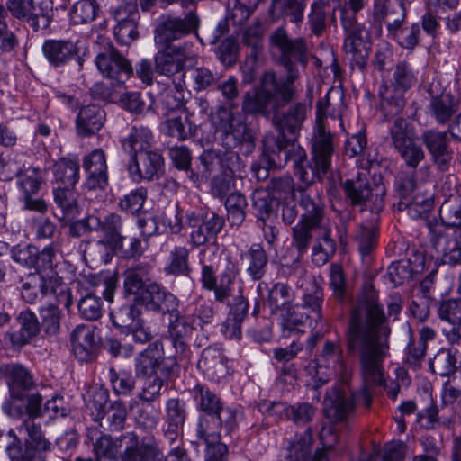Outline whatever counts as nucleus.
<instances>
[{
    "label": "nucleus",
    "mask_w": 461,
    "mask_h": 461,
    "mask_svg": "<svg viewBox=\"0 0 461 461\" xmlns=\"http://www.w3.org/2000/svg\"><path fill=\"white\" fill-rule=\"evenodd\" d=\"M108 379L113 393L118 396H128L135 389L136 380L130 370L110 367L108 370Z\"/></svg>",
    "instance_id": "obj_53"
},
{
    "label": "nucleus",
    "mask_w": 461,
    "mask_h": 461,
    "mask_svg": "<svg viewBox=\"0 0 461 461\" xmlns=\"http://www.w3.org/2000/svg\"><path fill=\"white\" fill-rule=\"evenodd\" d=\"M428 230L426 253L430 258H440L445 264H461V236L453 227L437 220L427 221Z\"/></svg>",
    "instance_id": "obj_10"
},
{
    "label": "nucleus",
    "mask_w": 461,
    "mask_h": 461,
    "mask_svg": "<svg viewBox=\"0 0 461 461\" xmlns=\"http://www.w3.org/2000/svg\"><path fill=\"white\" fill-rule=\"evenodd\" d=\"M194 320L190 321L181 312L169 316L167 338L170 339L176 354H183L187 348V339L191 336Z\"/></svg>",
    "instance_id": "obj_36"
},
{
    "label": "nucleus",
    "mask_w": 461,
    "mask_h": 461,
    "mask_svg": "<svg viewBox=\"0 0 461 461\" xmlns=\"http://www.w3.org/2000/svg\"><path fill=\"white\" fill-rule=\"evenodd\" d=\"M53 202L59 212L56 216L62 221L69 222L80 214L78 194L75 187L61 186L52 190Z\"/></svg>",
    "instance_id": "obj_34"
},
{
    "label": "nucleus",
    "mask_w": 461,
    "mask_h": 461,
    "mask_svg": "<svg viewBox=\"0 0 461 461\" xmlns=\"http://www.w3.org/2000/svg\"><path fill=\"white\" fill-rule=\"evenodd\" d=\"M247 200L245 196L234 192L227 196L225 201V208L228 213V221L231 226L239 227L245 221Z\"/></svg>",
    "instance_id": "obj_57"
},
{
    "label": "nucleus",
    "mask_w": 461,
    "mask_h": 461,
    "mask_svg": "<svg viewBox=\"0 0 461 461\" xmlns=\"http://www.w3.org/2000/svg\"><path fill=\"white\" fill-rule=\"evenodd\" d=\"M456 358L451 349L442 348L438 351L429 362L430 369L440 376L455 374L456 371Z\"/></svg>",
    "instance_id": "obj_60"
},
{
    "label": "nucleus",
    "mask_w": 461,
    "mask_h": 461,
    "mask_svg": "<svg viewBox=\"0 0 461 461\" xmlns=\"http://www.w3.org/2000/svg\"><path fill=\"white\" fill-rule=\"evenodd\" d=\"M0 378L3 379L9 391V396L2 404L3 412L10 418H23L27 415V420L22 428L37 429L32 417L41 414L42 394L38 391V384L32 373L23 366L17 363L0 365Z\"/></svg>",
    "instance_id": "obj_4"
},
{
    "label": "nucleus",
    "mask_w": 461,
    "mask_h": 461,
    "mask_svg": "<svg viewBox=\"0 0 461 461\" xmlns=\"http://www.w3.org/2000/svg\"><path fill=\"white\" fill-rule=\"evenodd\" d=\"M162 131L178 140H185L192 136V124L185 114L174 115L162 122Z\"/></svg>",
    "instance_id": "obj_55"
},
{
    "label": "nucleus",
    "mask_w": 461,
    "mask_h": 461,
    "mask_svg": "<svg viewBox=\"0 0 461 461\" xmlns=\"http://www.w3.org/2000/svg\"><path fill=\"white\" fill-rule=\"evenodd\" d=\"M390 136L394 149L405 165L410 168H417L424 160L425 152L416 142L411 123L402 117H395L390 129Z\"/></svg>",
    "instance_id": "obj_13"
},
{
    "label": "nucleus",
    "mask_w": 461,
    "mask_h": 461,
    "mask_svg": "<svg viewBox=\"0 0 461 461\" xmlns=\"http://www.w3.org/2000/svg\"><path fill=\"white\" fill-rule=\"evenodd\" d=\"M53 13L49 0L34 2L30 10L26 23L33 32L46 30L52 22Z\"/></svg>",
    "instance_id": "obj_51"
},
{
    "label": "nucleus",
    "mask_w": 461,
    "mask_h": 461,
    "mask_svg": "<svg viewBox=\"0 0 461 461\" xmlns=\"http://www.w3.org/2000/svg\"><path fill=\"white\" fill-rule=\"evenodd\" d=\"M241 258L246 262V272L253 281H259L265 276L268 257L261 244H252Z\"/></svg>",
    "instance_id": "obj_42"
},
{
    "label": "nucleus",
    "mask_w": 461,
    "mask_h": 461,
    "mask_svg": "<svg viewBox=\"0 0 461 461\" xmlns=\"http://www.w3.org/2000/svg\"><path fill=\"white\" fill-rule=\"evenodd\" d=\"M43 183V174L39 167H27L18 176L15 185L23 210L42 214L48 211L46 201L39 195Z\"/></svg>",
    "instance_id": "obj_14"
},
{
    "label": "nucleus",
    "mask_w": 461,
    "mask_h": 461,
    "mask_svg": "<svg viewBox=\"0 0 461 461\" xmlns=\"http://www.w3.org/2000/svg\"><path fill=\"white\" fill-rule=\"evenodd\" d=\"M384 319V311L374 293L359 297L352 309L347 332V348L348 352L359 351L365 384L359 392H352L342 386L333 387L326 393L325 412L336 421H348L354 415L357 402L369 408L372 404L369 384L383 382L379 362L384 354V342L379 332Z\"/></svg>",
    "instance_id": "obj_1"
},
{
    "label": "nucleus",
    "mask_w": 461,
    "mask_h": 461,
    "mask_svg": "<svg viewBox=\"0 0 461 461\" xmlns=\"http://www.w3.org/2000/svg\"><path fill=\"white\" fill-rule=\"evenodd\" d=\"M105 112L97 104L82 106L76 119L77 132L80 137H90L104 126Z\"/></svg>",
    "instance_id": "obj_35"
},
{
    "label": "nucleus",
    "mask_w": 461,
    "mask_h": 461,
    "mask_svg": "<svg viewBox=\"0 0 461 461\" xmlns=\"http://www.w3.org/2000/svg\"><path fill=\"white\" fill-rule=\"evenodd\" d=\"M73 352L80 362L94 360L99 352L100 337L89 325H77L70 335Z\"/></svg>",
    "instance_id": "obj_25"
},
{
    "label": "nucleus",
    "mask_w": 461,
    "mask_h": 461,
    "mask_svg": "<svg viewBox=\"0 0 461 461\" xmlns=\"http://www.w3.org/2000/svg\"><path fill=\"white\" fill-rule=\"evenodd\" d=\"M459 109V100L450 93L432 95L428 110L438 124H446Z\"/></svg>",
    "instance_id": "obj_40"
},
{
    "label": "nucleus",
    "mask_w": 461,
    "mask_h": 461,
    "mask_svg": "<svg viewBox=\"0 0 461 461\" xmlns=\"http://www.w3.org/2000/svg\"><path fill=\"white\" fill-rule=\"evenodd\" d=\"M127 170L131 179L136 183L158 179L164 171V158L152 149L137 152L131 155Z\"/></svg>",
    "instance_id": "obj_19"
},
{
    "label": "nucleus",
    "mask_w": 461,
    "mask_h": 461,
    "mask_svg": "<svg viewBox=\"0 0 461 461\" xmlns=\"http://www.w3.org/2000/svg\"><path fill=\"white\" fill-rule=\"evenodd\" d=\"M239 267L234 261L229 260L223 270L219 274L212 291L218 303H225L233 295L234 285L239 276Z\"/></svg>",
    "instance_id": "obj_41"
},
{
    "label": "nucleus",
    "mask_w": 461,
    "mask_h": 461,
    "mask_svg": "<svg viewBox=\"0 0 461 461\" xmlns=\"http://www.w3.org/2000/svg\"><path fill=\"white\" fill-rule=\"evenodd\" d=\"M379 221V213L373 212L370 221L360 227L356 240L362 255L369 254L375 248Z\"/></svg>",
    "instance_id": "obj_52"
},
{
    "label": "nucleus",
    "mask_w": 461,
    "mask_h": 461,
    "mask_svg": "<svg viewBox=\"0 0 461 461\" xmlns=\"http://www.w3.org/2000/svg\"><path fill=\"white\" fill-rule=\"evenodd\" d=\"M95 64L104 77L118 84L124 83L133 73L130 61L113 45H108L97 54Z\"/></svg>",
    "instance_id": "obj_21"
},
{
    "label": "nucleus",
    "mask_w": 461,
    "mask_h": 461,
    "mask_svg": "<svg viewBox=\"0 0 461 461\" xmlns=\"http://www.w3.org/2000/svg\"><path fill=\"white\" fill-rule=\"evenodd\" d=\"M196 409L202 415H215L223 405L220 397L205 385L197 384L190 390Z\"/></svg>",
    "instance_id": "obj_46"
},
{
    "label": "nucleus",
    "mask_w": 461,
    "mask_h": 461,
    "mask_svg": "<svg viewBox=\"0 0 461 461\" xmlns=\"http://www.w3.org/2000/svg\"><path fill=\"white\" fill-rule=\"evenodd\" d=\"M310 110V104L298 102L282 116L274 114L273 123L278 130V134L275 139V149L277 151L278 160L284 157L285 150L289 149L291 144H294Z\"/></svg>",
    "instance_id": "obj_12"
},
{
    "label": "nucleus",
    "mask_w": 461,
    "mask_h": 461,
    "mask_svg": "<svg viewBox=\"0 0 461 461\" xmlns=\"http://www.w3.org/2000/svg\"><path fill=\"white\" fill-rule=\"evenodd\" d=\"M197 367L208 380L214 383H221L230 375L227 357L216 347L203 350Z\"/></svg>",
    "instance_id": "obj_29"
},
{
    "label": "nucleus",
    "mask_w": 461,
    "mask_h": 461,
    "mask_svg": "<svg viewBox=\"0 0 461 461\" xmlns=\"http://www.w3.org/2000/svg\"><path fill=\"white\" fill-rule=\"evenodd\" d=\"M18 322L20 330L11 334V340L14 345L23 346L40 332L41 324L35 313L29 310L20 312Z\"/></svg>",
    "instance_id": "obj_47"
},
{
    "label": "nucleus",
    "mask_w": 461,
    "mask_h": 461,
    "mask_svg": "<svg viewBox=\"0 0 461 461\" xmlns=\"http://www.w3.org/2000/svg\"><path fill=\"white\" fill-rule=\"evenodd\" d=\"M53 175L61 186L75 187L79 180V163L71 158H61L54 164Z\"/></svg>",
    "instance_id": "obj_50"
},
{
    "label": "nucleus",
    "mask_w": 461,
    "mask_h": 461,
    "mask_svg": "<svg viewBox=\"0 0 461 461\" xmlns=\"http://www.w3.org/2000/svg\"><path fill=\"white\" fill-rule=\"evenodd\" d=\"M162 342L156 340L135 357V374L139 377L156 375L162 360Z\"/></svg>",
    "instance_id": "obj_38"
},
{
    "label": "nucleus",
    "mask_w": 461,
    "mask_h": 461,
    "mask_svg": "<svg viewBox=\"0 0 461 461\" xmlns=\"http://www.w3.org/2000/svg\"><path fill=\"white\" fill-rule=\"evenodd\" d=\"M189 77L193 82V88L196 92L212 89L222 78V75L212 68L203 65L195 66L189 69Z\"/></svg>",
    "instance_id": "obj_49"
},
{
    "label": "nucleus",
    "mask_w": 461,
    "mask_h": 461,
    "mask_svg": "<svg viewBox=\"0 0 461 461\" xmlns=\"http://www.w3.org/2000/svg\"><path fill=\"white\" fill-rule=\"evenodd\" d=\"M294 200L300 207L298 221L292 227V246L301 258L309 249L315 234L330 230L326 225L325 206L318 195H311L305 189L299 188Z\"/></svg>",
    "instance_id": "obj_6"
},
{
    "label": "nucleus",
    "mask_w": 461,
    "mask_h": 461,
    "mask_svg": "<svg viewBox=\"0 0 461 461\" xmlns=\"http://www.w3.org/2000/svg\"><path fill=\"white\" fill-rule=\"evenodd\" d=\"M160 50L155 57V68L158 73L171 77L182 70L185 62L193 59L191 44L158 45Z\"/></svg>",
    "instance_id": "obj_22"
},
{
    "label": "nucleus",
    "mask_w": 461,
    "mask_h": 461,
    "mask_svg": "<svg viewBox=\"0 0 461 461\" xmlns=\"http://www.w3.org/2000/svg\"><path fill=\"white\" fill-rule=\"evenodd\" d=\"M213 138L224 152L239 151L249 155L255 148L254 137L247 124L236 121L233 113L225 107H219L212 119Z\"/></svg>",
    "instance_id": "obj_7"
},
{
    "label": "nucleus",
    "mask_w": 461,
    "mask_h": 461,
    "mask_svg": "<svg viewBox=\"0 0 461 461\" xmlns=\"http://www.w3.org/2000/svg\"><path fill=\"white\" fill-rule=\"evenodd\" d=\"M406 19V8L399 0H373L369 23L379 30L384 23L390 34L396 36Z\"/></svg>",
    "instance_id": "obj_18"
},
{
    "label": "nucleus",
    "mask_w": 461,
    "mask_h": 461,
    "mask_svg": "<svg viewBox=\"0 0 461 461\" xmlns=\"http://www.w3.org/2000/svg\"><path fill=\"white\" fill-rule=\"evenodd\" d=\"M343 189L352 205H364L369 202L372 213L383 211L385 194L384 185H375L372 187L366 176H358L356 179H348L343 184Z\"/></svg>",
    "instance_id": "obj_17"
},
{
    "label": "nucleus",
    "mask_w": 461,
    "mask_h": 461,
    "mask_svg": "<svg viewBox=\"0 0 461 461\" xmlns=\"http://www.w3.org/2000/svg\"><path fill=\"white\" fill-rule=\"evenodd\" d=\"M348 32V36L344 41V50L351 61L361 70L367 63L370 47L361 37L360 26L354 29H344Z\"/></svg>",
    "instance_id": "obj_39"
},
{
    "label": "nucleus",
    "mask_w": 461,
    "mask_h": 461,
    "mask_svg": "<svg viewBox=\"0 0 461 461\" xmlns=\"http://www.w3.org/2000/svg\"><path fill=\"white\" fill-rule=\"evenodd\" d=\"M95 221L98 225L95 232L102 234L101 239L90 243V241L82 240L80 249L84 247V251L93 258L105 259L111 254L115 253L116 249H122V240H125L127 236L123 234V220L114 212L104 215L103 218L95 215Z\"/></svg>",
    "instance_id": "obj_11"
},
{
    "label": "nucleus",
    "mask_w": 461,
    "mask_h": 461,
    "mask_svg": "<svg viewBox=\"0 0 461 461\" xmlns=\"http://www.w3.org/2000/svg\"><path fill=\"white\" fill-rule=\"evenodd\" d=\"M294 301V294L291 287L285 283L275 284L268 291L267 303L272 313L279 310H285L291 306Z\"/></svg>",
    "instance_id": "obj_54"
},
{
    "label": "nucleus",
    "mask_w": 461,
    "mask_h": 461,
    "mask_svg": "<svg viewBox=\"0 0 461 461\" xmlns=\"http://www.w3.org/2000/svg\"><path fill=\"white\" fill-rule=\"evenodd\" d=\"M315 371L313 387L315 389L325 384L331 375V370L339 375L347 373L343 358V350L339 340H326L319 354L316 355L312 366Z\"/></svg>",
    "instance_id": "obj_15"
},
{
    "label": "nucleus",
    "mask_w": 461,
    "mask_h": 461,
    "mask_svg": "<svg viewBox=\"0 0 461 461\" xmlns=\"http://www.w3.org/2000/svg\"><path fill=\"white\" fill-rule=\"evenodd\" d=\"M127 416L128 411L125 403L118 400L110 402L96 421L104 430L120 431L124 428Z\"/></svg>",
    "instance_id": "obj_45"
},
{
    "label": "nucleus",
    "mask_w": 461,
    "mask_h": 461,
    "mask_svg": "<svg viewBox=\"0 0 461 461\" xmlns=\"http://www.w3.org/2000/svg\"><path fill=\"white\" fill-rule=\"evenodd\" d=\"M185 224L193 229L189 237L192 248H198L216 239L225 226V219L212 211H192L185 215Z\"/></svg>",
    "instance_id": "obj_16"
},
{
    "label": "nucleus",
    "mask_w": 461,
    "mask_h": 461,
    "mask_svg": "<svg viewBox=\"0 0 461 461\" xmlns=\"http://www.w3.org/2000/svg\"><path fill=\"white\" fill-rule=\"evenodd\" d=\"M140 304L152 312L162 315L171 316L180 311V301L177 296L157 281L149 284L148 290L140 297Z\"/></svg>",
    "instance_id": "obj_23"
},
{
    "label": "nucleus",
    "mask_w": 461,
    "mask_h": 461,
    "mask_svg": "<svg viewBox=\"0 0 461 461\" xmlns=\"http://www.w3.org/2000/svg\"><path fill=\"white\" fill-rule=\"evenodd\" d=\"M153 267L149 263H139L128 267L123 272V290L125 294L133 295L136 303H140V297L149 284L155 283L152 278Z\"/></svg>",
    "instance_id": "obj_31"
},
{
    "label": "nucleus",
    "mask_w": 461,
    "mask_h": 461,
    "mask_svg": "<svg viewBox=\"0 0 461 461\" xmlns=\"http://www.w3.org/2000/svg\"><path fill=\"white\" fill-rule=\"evenodd\" d=\"M199 19L194 12L184 18L168 16L164 18L155 31L156 45H172L171 42L184 35L195 32Z\"/></svg>",
    "instance_id": "obj_20"
},
{
    "label": "nucleus",
    "mask_w": 461,
    "mask_h": 461,
    "mask_svg": "<svg viewBox=\"0 0 461 461\" xmlns=\"http://www.w3.org/2000/svg\"><path fill=\"white\" fill-rule=\"evenodd\" d=\"M21 295L31 304L44 298L53 300L66 309H69L73 303L71 290L58 273L30 274L22 284Z\"/></svg>",
    "instance_id": "obj_8"
},
{
    "label": "nucleus",
    "mask_w": 461,
    "mask_h": 461,
    "mask_svg": "<svg viewBox=\"0 0 461 461\" xmlns=\"http://www.w3.org/2000/svg\"><path fill=\"white\" fill-rule=\"evenodd\" d=\"M114 19L117 22L114 36L120 44L129 45L138 39L137 23L140 14L136 5H127L118 8L114 13Z\"/></svg>",
    "instance_id": "obj_32"
},
{
    "label": "nucleus",
    "mask_w": 461,
    "mask_h": 461,
    "mask_svg": "<svg viewBox=\"0 0 461 461\" xmlns=\"http://www.w3.org/2000/svg\"><path fill=\"white\" fill-rule=\"evenodd\" d=\"M82 167L87 176L85 185L89 190H104L108 185V167L104 151L95 149L84 156Z\"/></svg>",
    "instance_id": "obj_26"
},
{
    "label": "nucleus",
    "mask_w": 461,
    "mask_h": 461,
    "mask_svg": "<svg viewBox=\"0 0 461 461\" xmlns=\"http://www.w3.org/2000/svg\"><path fill=\"white\" fill-rule=\"evenodd\" d=\"M416 77L411 67L402 61L399 62L393 70V81L389 87L395 89V91L406 92L415 83Z\"/></svg>",
    "instance_id": "obj_64"
},
{
    "label": "nucleus",
    "mask_w": 461,
    "mask_h": 461,
    "mask_svg": "<svg viewBox=\"0 0 461 461\" xmlns=\"http://www.w3.org/2000/svg\"><path fill=\"white\" fill-rule=\"evenodd\" d=\"M41 50L48 62L55 68L65 66L78 57L77 46L70 40H46Z\"/></svg>",
    "instance_id": "obj_33"
},
{
    "label": "nucleus",
    "mask_w": 461,
    "mask_h": 461,
    "mask_svg": "<svg viewBox=\"0 0 461 461\" xmlns=\"http://www.w3.org/2000/svg\"><path fill=\"white\" fill-rule=\"evenodd\" d=\"M269 45L276 63L285 77H277L273 70L265 72L259 86L243 96L242 111L252 115L268 117L288 104L295 93L294 82L309 62V48L303 37L292 38L284 26L269 35Z\"/></svg>",
    "instance_id": "obj_2"
},
{
    "label": "nucleus",
    "mask_w": 461,
    "mask_h": 461,
    "mask_svg": "<svg viewBox=\"0 0 461 461\" xmlns=\"http://www.w3.org/2000/svg\"><path fill=\"white\" fill-rule=\"evenodd\" d=\"M311 315L302 311L299 305L289 306L281 312L280 325L285 336H289L294 332L303 333V327Z\"/></svg>",
    "instance_id": "obj_48"
},
{
    "label": "nucleus",
    "mask_w": 461,
    "mask_h": 461,
    "mask_svg": "<svg viewBox=\"0 0 461 461\" xmlns=\"http://www.w3.org/2000/svg\"><path fill=\"white\" fill-rule=\"evenodd\" d=\"M110 402H112L109 400V392L102 386L91 387L85 397L86 407L95 421Z\"/></svg>",
    "instance_id": "obj_56"
},
{
    "label": "nucleus",
    "mask_w": 461,
    "mask_h": 461,
    "mask_svg": "<svg viewBox=\"0 0 461 461\" xmlns=\"http://www.w3.org/2000/svg\"><path fill=\"white\" fill-rule=\"evenodd\" d=\"M261 411L270 416L292 420L296 425H306L311 422L316 414V408L309 402H297L287 405L281 402H265L261 405Z\"/></svg>",
    "instance_id": "obj_28"
},
{
    "label": "nucleus",
    "mask_w": 461,
    "mask_h": 461,
    "mask_svg": "<svg viewBox=\"0 0 461 461\" xmlns=\"http://www.w3.org/2000/svg\"><path fill=\"white\" fill-rule=\"evenodd\" d=\"M421 140L429 151L433 163L440 171H447L453 159L447 131L427 130L421 133Z\"/></svg>",
    "instance_id": "obj_24"
},
{
    "label": "nucleus",
    "mask_w": 461,
    "mask_h": 461,
    "mask_svg": "<svg viewBox=\"0 0 461 461\" xmlns=\"http://www.w3.org/2000/svg\"><path fill=\"white\" fill-rule=\"evenodd\" d=\"M319 451L324 454L323 450H316L314 455L312 456H311L312 434L307 431L299 440L291 445L289 454L287 456V461H312Z\"/></svg>",
    "instance_id": "obj_63"
},
{
    "label": "nucleus",
    "mask_w": 461,
    "mask_h": 461,
    "mask_svg": "<svg viewBox=\"0 0 461 461\" xmlns=\"http://www.w3.org/2000/svg\"><path fill=\"white\" fill-rule=\"evenodd\" d=\"M187 416V403L184 399L173 397L166 401L163 415L164 435L169 442L176 441L183 429Z\"/></svg>",
    "instance_id": "obj_30"
},
{
    "label": "nucleus",
    "mask_w": 461,
    "mask_h": 461,
    "mask_svg": "<svg viewBox=\"0 0 461 461\" xmlns=\"http://www.w3.org/2000/svg\"><path fill=\"white\" fill-rule=\"evenodd\" d=\"M190 249L185 245H176L168 252L163 268L167 276H189L192 268L189 263Z\"/></svg>",
    "instance_id": "obj_43"
},
{
    "label": "nucleus",
    "mask_w": 461,
    "mask_h": 461,
    "mask_svg": "<svg viewBox=\"0 0 461 461\" xmlns=\"http://www.w3.org/2000/svg\"><path fill=\"white\" fill-rule=\"evenodd\" d=\"M93 451L98 461H162L154 437L140 438L133 431L118 438L100 432L93 442Z\"/></svg>",
    "instance_id": "obj_5"
},
{
    "label": "nucleus",
    "mask_w": 461,
    "mask_h": 461,
    "mask_svg": "<svg viewBox=\"0 0 461 461\" xmlns=\"http://www.w3.org/2000/svg\"><path fill=\"white\" fill-rule=\"evenodd\" d=\"M58 305L51 300L48 305L40 308L41 327L45 333L50 336L58 334L60 329L61 312Z\"/></svg>",
    "instance_id": "obj_61"
},
{
    "label": "nucleus",
    "mask_w": 461,
    "mask_h": 461,
    "mask_svg": "<svg viewBox=\"0 0 461 461\" xmlns=\"http://www.w3.org/2000/svg\"><path fill=\"white\" fill-rule=\"evenodd\" d=\"M21 420L16 429L21 434H25L24 443L17 437L14 431L10 438L6 453L12 460L21 459L22 461H46L47 456L52 449V444L48 440L41 429V425H35L37 429L33 431L22 428L27 420V415L23 418H13Z\"/></svg>",
    "instance_id": "obj_9"
},
{
    "label": "nucleus",
    "mask_w": 461,
    "mask_h": 461,
    "mask_svg": "<svg viewBox=\"0 0 461 461\" xmlns=\"http://www.w3.org/2000/svg\"><path fill=\"white\" fill-rule=\"evenodd\" d=\"M344 107L343 94L339 89H330L323 101L318 103V121L311 138V159H307V154L303 148L291 144L289 149L285 150L284 157L274 167L281 168L288 160L293 162L294 174L306 186L316 180H321L329 172L331 166V158L335 152L333 135L326 129L321 117L330 115L332 119L337 117L339 125L342 126L340 109ZM274 160V158H270Z\"/></svg>",
    "instance_id": "obj_3"
},
{
    "label": "nucleus",
    "mask_w": 461,
    "mask_h": 461,
    "mask_svg": "<svg viewBox=\"0 0 461 461\" xmlns=\"http://www.w3.org/2000/svg\"><path fill=\"white\" fill-rule=\"evenodd\" d=\"M151 130L141 124L131 128L129 135L122 140V145L125 152L134 155L137 152L150 150L153 143Z\"/></svg>",
    "instance_id": "obj_44"
},
{
    "label": "nucleus",
    "mask_w": 461,
    "mask_h": 461,
    "mask_svg": "<svg viewBox=\"0 0 461 461\" xmlns=\"http://www.w3.org/2000/svg\"><path fill=\"white\" fill-rule=\"evenodd\" d=\"M142 315V310L133 303L122 305L117 310H113L110 313L113 324L118 328L129 329Z\"/></svg>",
    "instance_id": "obj_58"
},
{
    "label": "nucleus",
    "mask_w": 461,
    "mask_h": 461,
    "mask_svg": "<svg viewBox=\"0 0 461 461\" xmlns=\"http://www.w3.org/2000/svg\"><path fill=\"white\" fill-rule=\"evenodd\" d=\"M204 173L226 172L228 175L239 174L244 165L237 152H224L218 149L204 150L200 158Z\"/></svg>",
    "instance_id": "obj_27"
},
{
    "label": "nucleus",
    "mask_w": 461,
    "mask_h": 461,
    "mask_svg": "<svg viewBox=\"0 0 461 461\" xmlns=\"http://www.w3.org/2000/svg\"><path fill=\"white\" fill-rule=\"evenodd\" d=\"M249 304L241 294L235 297L226 320L221 324V332L230 339L241 338V325L248 315Z\"/></svg>",
    "instance_id": "obj_37"
},
{
    "label": "nucleus",
    "mask_w": 461,
    "mask_h": 461,
    "mask_svg": "<svg viewBox=\"0 0 461 461\" xmlns=\"http://www.w3.org/2000/svg\"><path fill=\"white\" fill-rule=\"evenodd\" d=\"M99 11V5L95 0H78L69 13L70 19L75 24H83L95 19Z\"/></svg>",
    "instance_id": "obj_59"
},
{
    "label": "nucleus",
    "mask_w": 461,
    "mask_h": 461,
    "mask_svg": "<svg viewBox=\"0 0 461 461\" xmlns=\"http://www.w3.org/2000/svg\"><path fill=\"white\" fill-rule=\"evenodd\" d=\"M215 415H200L196 425V436L205 443H217L221 440L219 426Z\"/></svg>",
    "instance_id": "obj_62"
}]
</instances>
